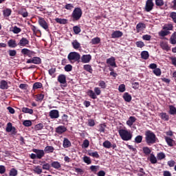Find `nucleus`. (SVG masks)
<instances>
[{
    "label": "nucleus",
    "mask_w": 176,
    "mask_h": 176,
    "mask_svg": "<svg viewBox=\"0 0 176 176\" xmlns=\"http://www.w3.org/2000/svg\"><path fill=\"white\" fill-rule=\"evenodd\" d=\"M145 141L147 145H153L157 142V138L152 131L147 130L145 131Z\"/></svg>",
    "instance_id": "nucleus-1"
},
{
    "label": "nucleus",
    "mask_w": 176,
    "mask_h": 176,
    "mask_svg": "<svg viewBox=\"0 0 176 176\" xmlns=\"http://www.w3.org/2000/svg\"><path fill=\"white\" fill-rule=\"evenodd\" d=\"M118 134L123 141H130V140L133 138V134H131V132L126 129H120L118 131Z\"/></svg>",
    "instance_id": "nucleus-2"
},
{
    "label": "nucleus",
    "mask_w": 176,
    "mask_h": 176,
    "mask_svg": "<svg viewBox=\"0 0 176 176\" xmlns=\"http://www.w3.org/2000/svg\"><path fill=\"white\" fill-rule=\"evenodd\" d=\"M67 60L71 64L80 62V54L76 52H72L67 55Z\"/></svg>",
    "instance_id": "nucleus-3"
},
{
    "label": "nucleus",
    "mask_w": 176,
    "mask_h": 176,
    "mask_svg": "<svg viewBox=\"0 0 176 176\" xmlns=\"http://www.w3.org/2000/svg\"><path fill=\"white\" fill-rule=\"evenodd\" d=\"M82 14H83V12H82V9L80 8L77 7L74 8L72 13V21H79L82 17Z\"/></svg>",
    "instance_id": "nucleus-4"
},
{
    "label": "nucleus",
    "mask_w": 176,
    "mask_h": 176,
    "mask_svg": "<svg viewBox=\"0 0 176 176\" xmlns=\"http://www.w3.org/2000/svg\"><path fill=\"white\" fill-rule=\"evenodd\" d=\"M38 23L39 25L41 26L42 28H43V30L47 32L50 31L49 23L46 21V20H45V19L42 17H39Z\"/></svg>",
    "instance_id": "nucleus-5"
},
{
    "label": "nucleus",
    "mask_w": 176,
    "mask_h": 176,
    "mask_svg": "<svg viewBox=\"0 0 176 176\" xmlns=\"http://www.w3.org/2000/svg\"><path fill=\"white\" fill-rule=\"evenodd\" d=\"M26 64H36V65H39L40 64H42V59L38 56H34L32 58L28 59Z\"/></svg>",
    "instance_id": "nucleus-6"
},
{
    "label": "nucleus",
    "mask_w": 176,
    "mask_h": 176,
    "mask_svg": "<svg viewBox=\"0 0 176 176\" xmlns=\"http://www.w3.org/2000/svg\"><path fill=\"white\" fill-rule=\"evenodd\" d=\"M154 6L155 3H153V0H146L144 7V11L147 12H151V10H153Z\"/></svg>",
    "instance_id": "nucleus-7"
},
{
    "label": "nucleus",
    "mask_w": 176,
    "mask_h": 176,
    "mask_svg": "<svg viewBox=\"0 0 176 176\" xmlns=\"http://www.w3.org/2000/svg\"><path fill=\"white\" fill-rule=\"evenodd\" d=\"M58 82L60 83V85H64V87H67V76H65V74H60L58 76Z\"/></svg>",
    "instance_id": "nucleus-8"
},
{
    "label": "nucleus",
    "mask_w": 176,
    "mask_h": 176,
    "mask_svg": "<svg viewBox=\"0 0 176 176\" xmlns=\"http://www.w3.org/2000/svg\"><path fill=\"white\" fill-rule=\"evenodd\" d=\"M49 115L51 119H58V118H60V112L58 110H51Z\"/></svg>",
    "instance_id": "nucleus-9"
},
{
    "label": "nucleus",
    "mask_w": 176,
    "mask_h": 176,
    "mask_svg": "<svg viewBox=\"0 0 176 176\" xmlns=\"http://www.w3.org/2000/svg\"><path fill=\"white\" fill-rule=\"evenodd\" d=\"M21 54H23V56H28V57H32L35 53L34 51H31L27 48H23L21 50Z\"/></svg>",
    "instance_id": "nucleus-10"
},
{
    "label": "nucleus",
    "mask_w": 176,
    "mask_h": 176,
    "mask_svg": "<svg viewBox=\"0 0 176 176\" xmlns=\"http://www.w3.org/2000/svg\"><path fill=\"white\" fill-rule=\"evenodd\" d=\"M32 152L36 153L37 159H42L45 156V151L34 148Z\"/></svg>",
    "instance_id": "nucleus-11"
},
{
    "label": "nucleus",
    "mask_w": 176,
    "mask_h": 176,
    "mask_svg": "<svg viewBox=\"0 0 176 176\" xmlns=\"http://www.w3.org/2000/svg\"><path fill=\"white\" fill-rule=\"evenodd\" d=\"M91 60V55L90 54L82 55L81 57V62L83 63L84 64L90 63Z\"/></svg>",
    "instance_id": "nucleus-12"
},
{
    "label": "nucleus",
    "mask_w": 176,
    "mask_h": 176,
    "mask_svg": "<svg viewBox=\"0 0 176 176\" xmlns=\"http://www.w3.org/2000/svg\"><path fill=\"white\" fill-rule=\"evenodd\" d=\"M30 45V41L25 37H23L19 42L18 46H22L23 47Z\"/></svg>",
    "instance_id": "nucleus-13"
},
{
    "label": "nucleus",
    "mask_w": 176,
    "mask_h": 176,
    "mask_svg": "<svg viewBox=\"0 0 176 176\" xmlns=\"http://www.w3.org/2000/svg\"><path fill=\"white\" fill-rule=\"evenodd\" d=\"M122 36H123V32H122L120 30L114 31L111 34V38L113 39H115L116 38H122Z\"/></svg>",
    "instance_id": "nucleus-14"
},
{
    "label": "nucleus",
    "mask_w": 176,
    "mask_h": 176,
    "mask_svg": "<svg viewBox=\"0 0 176 176\" xmlns=\"http://www.w3.org/2000/svg\"><path fill=\"white\" fill-rule=\"evenodd\" d=\"M160 47L163 50H166V52H169V50H170L171 47H170V46H168V43L167 42H164V41H162L160 42Z\"/></svg>",
    "instance_id": "nucleus-15"
},
{
    "label": "nucleus",
    "mask_w": 176,
    "mask_h": 176,
    "mask_svg": "<svg viewBox=\"0 0 176 176\" xmlns=\"http://www.w3.org/2000/svg\"><path fill=\"white\" fill-rule=\"evenodd\" d=\"M135 122H137V118L134 116H130L128 120L126 121V124L129 127H131V126H133V124H134Z\"/></svg>",
    "instance_id": "nucleus-16"
},
{
    "label": "nucleus",
    "mask_w": 176,
    "mask_h": 176,
    "mask_svg": "<svg viewBox=\"0 0 176 176\" xmlns=\"http://www.w3.org/2000/svg\"><path fill=\"white\" fill-rule=\"evenodd\" d=\"M0 89L1 90H8L9 89V85H8V82L5 80H2L0 81Z\"/></svg>",
    "instance_id": "nucleus-17"
},
{
    "label": "nucleus",
    "mask_w": 176,
    "mask_h": 176,
    "mask_svg": "<svg viewBox=\"0 0 176 176\" xmlns=\"http://www.w3.org/2000/svg\"><path fill=\"white\" fill-rule=\"evenodd\" d=\"M6 131H7V133H10L11 131H13V133H16V128L13 126V125H12L11 122H8L7 124Z\"/></svg>",
    "instance_id": "nucleus-18"
},
{
    "label": "nucleus",
    "mask_w": 176,
    "mask_h": 176,
    "mask_svg": "<svg viewBox=\"0 0 176 176\" xmlns=\"http://www.w3.org/2000/svg\"><path fill=\"white\" fill-rule=\"evenodd\" d=\"M146 28V25L144 23H139L136 25V31L137 32H140L142 30H145Z\"/></svg>",
    "instance_id": "nucleus-19"
},
{
    "label": "nucleus",
    "mask_w": 176,
    "mask_h": 176,
    "mask_svg": "<svg viewBox=\"0 0 176 176\" xmlns=\"http://www.w3.org/2000/svg\"><path fill=\"white\" fill-rule=\"evenodd\" d=\"M67 131V128L65 126H59L56 128V133L57 134H63V133H65Z\"/></svg>",
    "instance_id": "nucleus-20"
},
{
    "label": "nucleus",
    "mask_w": 176,
    "mask_h": 176,
    "mask_svg": "<svg viewBox=\"0 0 176 176\" xmlns=\"http://www.w3.org/2000/svg\"><path fill=\"white\" fill-rule=\"evenodd\" d=\"M115 57L111 56L107 59V64H109L111 67H116V62H115Z\"/></svg>",
    "instance_id": "nucleus-21"
},
{
    "label": "nucleus",
    "mask_w": 176,
    "mask_h": 176,
    "mask_svg": "<svg viewBox=\"0 0 176 176\" xmlns=\"http://www.w3.org/2000/svg\"><path fill=\"white\" fill-rule=\"evenodd\" d=\"M51 167L56 170H61V164L58 161H54L51 163Z\"/></svg>",
    "instance_id": "nucleus-22"
},
{
    "label": "nucleus",
    "mask_w": 176,
    "mask_h": 176,
    "mask_svg": "<svg viewBox=\"0 0 176 176\" xmlns=\"http://www.w3.org/2000/svg\"><path fill=\"white\" fill-rule=\"evenodd\" d=\"M63 148H69L71 147V141L67 138H64L63 142Z\"/></svg>",
    "instance_id": "nucleus-23"
},
{
    "label": "nucleus",
    "mask_w": 176,
    "mask_h": 176,
    "mask_svg": "<svg viewBox=\"0 0 176 176\" xmlns=\"http://www.w3.org/2000/svg\"><path fill=\"white\" fill-rule=\"evenodd\" d=\"M8 45L9 46V47H17V46H19V45L17 44V43H16V40L14 39H10L8 41Z\"/></svg>",
    "instance_id": "nucleus-24"
},
{
    "label": "nucleus",
    "mask_w": 176,
    "mask_h": 176,
    "mask_svg": "<svg viewBox=\"0 0 176 176\" xmlns=\"http://www.w3.org/2000/svg\"><path fill=\"white\" fill-rule=\"evenodd\" d=\"M173 29L174 26L173 25V23L165 24L162 28V30L165 31H173Z\"/></svg>",
    "instance_id": "nucleus-25"
},
{
    "label": "nucleus",
    "mask_w": 176,
    "mask_h": 176,
    "mask_svg": "<svg viewBox=\"0 0 176 176\" xmlns=\"http://www.w3.org/2000/svg\"><path fill=\"white\" fill-rule=\"evenodd\" d=\"M148 160L151 162V164H156V163H157V158H156L153 153L150 155Z\"/></svg>",
    "instance_id": "nucleus-26"
},
{
    "label": "nucleus",
    "mask_w": 176,
    "mask_h": 176,
    "mask_svg": "<svg viewBox=\"0 0 176 176\" xmlns=\"http://www.w3.org/2000/svg\"><path fill=\"white\" fill-rule=\"evenodd\" d=\"M44 152H45V153H53V152H54V147H53V146H47L44 148Z\"/></svg>",
    "instance_id": "nucleus-27"
},
{
    "label": "nucleus",
    "mask_w": 176,
    "mask_h": 176,
    "mask_svg": "<svg viewBox=\"0 0 176 176\" xmlns=\"http://www.w3.org/2000/svg\"><path fill=\"white\" fill-rule=\"evenodd\" d=\"M21 111L23 113H29L30 115H32V113H34V110L28 107H23Z\"/></svg>",
    "instance_id": "nucleus-28"
},
{
    "label": "nucleus",
    "mask_w": 176,
    "mask_h": 176,
    "mask_svg": "<svg viewBox=\"0 0 176 176\" xmlns=\"http://www.w3.org/2000/svg\"><path fill=\"white\" fill-rule=\"evenodd\" d=\"M160 116L162 120H165V122H168L170 120V116L167 115L166 113H160Z\"/></svg>",
    "instance_id": "nucleus-29"
},
{
    "label": "nucleus",
    "mask_w": 176,
    "mask_h": 176,
    "mask_svg": "<svg viewBox=\"0 0 176 176\" xmlns=\"http://www.w3.org/2000/svg\"><path fill=\"white\" fill-rule=\"evenodd\" d=\"M87 96H89L90 98H92V100H96L97 98V95H96V93L93 90H88Z\"/></svg>",
    "instance_id": "nucleus-30"
},
{
    "label": "nucleus",
    "mask_w": 176,
    "mask_h": 176,
    "mask_svg": "<svg viewBox=\"0 0 176 176\" xmlns=\"http://www.w3.org/2000/svg\"><path fill=\"white\" fill-rule=\"evenodd\" d=\"M169 42L171 45H176V32L171 35Z\"/></svg>",
    "instance_id": "nucleus-31"
},
{
    "label": "nucleus",
    "mask_w": 176,
    "mask_h": 176,
    "mask_svg": "<svg viewBox=\"0 0 176 176\" xmlns=\"http://www.w3.org/2000/svg\"><path fill=\"white\" fill-rule=\"evenodd\" d=\"M140 56L143 60H148L149 58V52L148 51H142Z\"/></svg>",
    "instance_id": "nucleus-32"
},
{
    "label": "nucleus",
    "mask_w": 176,
    "mask_h": 176,
    "mask_svg": "<svg viewBox=\"0 0 176 176\" xmlns=\"http://www.w3.org/2000/svg\"><path fill=\"white\" fill-rule=\"evenodd\" d=\"M30 27L34 35H36V34H42V32L40 30H38L35 25H30Z\"/></svg>",
    "instance_id": "nucleus-33"
},
{
    "label": "nucleus",
    "mask_w": 176,
    "mask_h": 176,
    "mask_svg": "<svg viewBox=\"0 0 176 176\" xmlns=\"http://www.w3.org/2000/svg\"><path fill=\"white\" fill-rule=\"evenodd\" d=\"M165 141L168 144L169 146H174V140L171 139L170 137H165Z\"/></svg>",
    "instance_id": "nucleus-34"
},
{
    "label": "nucleus",
    "mask_w": 176,
    "mask_h": 176,
    "mask_svg": "<svg viewBox=\"0 0 176 176\" xmlns=\"http://www.w3.org/2000/svg\"><path fill=\"white\" fill-rule=\"evenodd\" d=\"M123 98L126 102H130V101H131V95L126 92L124 94Z\"/></svg>",
    "instance_id": "nucleus-35"
},
{
    "label": "nucleus",
    "mask_w": 176,
    "mask_h": 176,
    "mask_svg": "<svg viewBox=\"0 0 176 176\" xmlns=\"http://www.w3.org/2000/svg\"><path fill=\"white\" fill-rule=\"evenodd\" d=\"M170 34H171V32H170V31H167V30H161L160 32H159L158 35L159 36H167V35H170Z\"/></svg>",
    "instance_id": "nucleus-36"
},
{
    "label": "nucleus",
    "mask_w": 176,
    "mask_h": 176,
    "mask_svg": "<svg viewBox=\"0 0 176 176\" xmlns=\"http://www.w3.org/2000/svg\"><path fill=\"white\" fill-rule=\"evenodd\" d=\"M19 14H21V16H22L24 18L28 17V12H27V9L25 8H22L19 11Z\"/></svg>",
    "instance_id": "nucleus-37"
},
{
    "label": "nucleus",
    "mask_w": 176,
    "mask_h": 176,
    "mask_svg": "<svg viewBox=\"0 0 176 176\" xmlns=\"http://www.w3.org/2000/svg\"><path fill=\"white\" fill-rule=\"evenodd\" d=\"M72 45L76 50H78V49H80V44L78 42V40H74L72 43Z\"/></svg>",
    "instance_id": "nucleus-38"
},
{
    "label": "nucleus",
    "mask_w": 176,
    "mask_h": 176,
    "mask_svg": "<svg viewBox=\"0 0 176 176\" xmlns=\"http://www.w3.org/2000/svg\"><path fill=\"white\" fill-rule=\"evenodd\" d=\"M170 115H176V107L174 105H169V111Z\"/></svg>",
    "instance_id": "nucleus-39"
},
{
    "label": "nucleus",
    "mask_w": 176,
    "mask_h": 176,
    "mask_svg": "<svg viewBox=\"0 0 176 176\" xmlns=\"http://www.w3.org/2000/svg\"><path fill=\"white\" fill-rule=\"evenodd\" d=\"M89 156H91L92 157H96V159H98L100 157V155H98V152H91V151H88Z\"/></svg>",
    "instance_id": "nucleus-40"
},
{
    "label": "nucleus",
    "mask_w": 176,
    "mask_h": 176,
    "mask_svg": "<svg viewBox=\"0 0 176 176\" xmlns=\"http://www.w3.org/2000/svg\"><path fill=\"white\" fill-rule=\"evenodd\" d=\"M4 17H9L12 14V10L7 8L3 11Z\"/></svg>",
    "instance_id": "nucleus-41"
},
{
    "label": "nucleus",
    "mask_w": 176,
    "mask_h": 176,
    "mask_svg": "<svg viewBox=\"0 0 176 176\" xmlns=\"http://www.w3.org/2000/svg\"><path fill=\"white\" fill-rule=\"evenodd\" d=\"M157 160H163V159H166V154L163 152L158 153L157 154Z\"/></svg>",
    "instance_id": "nucleus-42"
},
{
    "label": "nucleus",
    "mask_w": 176,
    "mask_h": 176,
    "mask_svg": "<svg viewBox=\"0 0 176 176\" xmlns=\"http://www.w3.org/2000/svg\"><path fill=\"white\" fill-rule=\"evenodd\" d=\"M84 69L89 74H93V68H91V65H85L83 67Z\"/></svg>",
    "instance_id": "nucleus-43"
},
{
    "label": "nucleus",
    "mask_w": 176,
    "mask_h": 176,
    "mask_svg": "<svg viewBox=\"0 0 176 176\" xmlns=\"http://www.w3.org/2000/svg\"><path fill=\"white\" fill-rule=\"evenodd\" d=\"M55 21H56L59 24H67V23H68V20H67L65 19H62L60 18L55 19Z\"/></svg>",
    "instance_id": "nucleus-44"
},
{
    "label": "nucleus",
    "mask_w": 176,
    "mask_h": 176,
    "mask_svg": "<svg viewBox=\"0 0 176 176\" xmlns=\"http://www.w3.org/2000/svg\"><path fill=\"white\" fill-rule=\"evenodd\" d=\"M143 153H144V155H146V156L151 155V153L152 152V151L151 150V148H149V147L146 146V147H143Z\"/></svg>",
    "instance_id": "nucleus-45"
},
{
    "label": "nucleus",
    "mask_w": 176,
    "mask_h": 176,
    "mask_svg": "<svg viewBox=\"0 0 176 176\" xmlns=\"http://www.w3.org/2000/svg\"><path fill=\"white\" fill-rule=\"evenodd\" d=\"M107 127V124H100L98 126V131H100V133H105V129Z\"/></svg>",
    "instance_id": "nucleus-46"
},
{
    "label": "nucleus",
    "mask_w": 176,
    "mask_h": 176,
    "mask_svg": "<svg viewBox=\"0 0 176 176\" xmlns=\"http://www.w3.org/2000/svg\"><path fill=\"white\" fill-rule=\"evenodd\" d=\"M100 42H101V38H100L99 37H95L91 39L92 45H98Z\"/></svg>",
    "instance_id": "nucleus-47"
},
{
    "label": "nucleus",
    "mask_w": 176,
    "mask_h": 176,
    "mask_svg": "<svg viewBox=\"0 0 176 176\" xmlns=\"http://www.w3.org/2000/svg\"><path fill=\"white\" fill-rule=\"evenodd\" d=\"M42 87H43V85L41 84V82H35L33 85L34 90H36V89H42Z\"/></svg>",
    "instance_id": "nucleus-48"
},
{
    "label": "nucleus",
    "mask_w": 176,
    "mask_h": 176,
    "mask_svg": "<svg viewBox=\"0 0 176 176\" xmlns=\"http://www.w3.org/2000/svg\"><path fill=\"white\" fill-rule=\"evenodd\" d=\"M153 73L156 76H160V75H162V70L160 69V68H157L153 71Z\"/></svg>",
    "instance_id": "nucleus-49"
},
{
    "label": "nucleus",
    "mask_w": 176,
    "mask_h": 176,
    "mask_svg": "<svg viewBox=\"0 0 176 176\" xmlns=\"http://www.w3.org/2000/svg\"><path fill=\"white\" fill-rule=\"evenodd\" d=\"M98 83L99 87H100L101 89H107V83H105V81L100 80Z\"/></svg>",
    "instance_id": "nucleus-50"
},
{
    "label": "nucleus",
    "mask_w": 176,
    "mask_h": 176,
    "mask_svg": "<svg viewBox=\"0 0 176 176\" xmlns=\"http://www.w3.org/2000/svg\"><path fill=\"white\" fill-rule=\"evenodd\" d=\"M142 135H138L135 138V142H136V144H141L142 142Z\"/></svg>",
    "instance_id": "nucleus-51"
},
{
    "label": "nucleus",
    "mask_w": 176,
    "mask_h": 176,
    "mask_svg": "<svg viewBox=\"0 0 176 176\" xmlns=\"http://www.w3.org/2000/svg\"><path fill=\"white\" fill-rule=\"evenodd\" d=\"M36 97V101H43V98H45V95L43 94H38Z\"/></svg>",
    "instance_id": "nucleus-52"
},
{
    "label": "nucleus",
    "mask_w": 176,
    "mask_h": 176,
    "mask_svg": "<svg viewBox=\"0 0 176 176\" xmlns=\"http://www.w3.org/2000/svg\"><path fill=\"white\" fill-rule=\"evenodd\" d=\"M73 31H74V34H76V35H78V34H80V31H82V30H80V27H79V26H74Z\"/></svg>",
    "instance_id": "nucleus-53"
},
{
    "label": "nucleus",
    "mask_w": 176,
    "mask_h": 176,
    "mask_svg": "<svg viewBox=\"0 0 176 176\" xmlns=\"http://www.w3.org/2000/svg\"><path fill=\"white\" fill-rule=\"evenodd\" d=\"M23 124L25 127H30V126H32V122H31L30 120H26L23 121Z\"/></svg>",
    "instance_id": "nucleus-54"
},
{
    "label": "nucleus",
    "mask_w": 176,
    "mask_h": 176,
    "mask_svg": "<svg viewBox=\"0 0 176 176\" xmlns=\"http://www.w3.org/2000/svg\"><path fill=\"white\" fill-rule=\"evenodd\" d=\"M169 17L172 19L173 23L176 24V12H172L170 13Z\"/></svg>",
    "instance_id": "nucleus-55"
},
{
    "label": "nucleus",
    "mask_w": 176,
    "mask_h": 176,
    "mask_svg": "<svg viewBox=\"0 0 176 176\" xmlns=\"http://www.w3.org/2000/svg\"><path fill=\"white\" fill-rule=\"evenodd\" d=\"M111 142L109 140H106L103 142V146L104 148H107V149H109L111 148Z\"/></svg>",
    "instance_id": "nucleus-56"
},
{
    "label": "nucleus",
    "mask_w": 176,
    "mask_h": 176,
    "mask_svg": "<svg viewBox=\"0 0 176 176\" xmlns=\"http://www.w3.org/2000/svg\"><path fill=\"white\" fill-rule=\"evenodd\" d=\"M21 31V28H20L17 26H14L13 27L12 32L14 34H20Z\"/></svg>",
    "instance_id": "nucleus-57"
},
{
    "label": "nucleus",
    "mask_w": 176,
    "mask_h": 176,
    "mask_svg": "<svg viewBox=\"0 0 176 176\" xmlns=\"http://www.w3.org/2000/svg\"><path fill=\"white\" fill-rule=\"evenodd\" d=\"M42 129H43V124L42 123H39V124H37L36 125H35L34 126V129L38 131L39 130H42Z\"/></svg>",
    "instance_id": "nucleus-58"
},
{
    "label": "nucleus",
    "mask_w": 176,
    "mask_h": 176,
    "mask_svg": "<svg viewBox=\"0 0 176 176\" xmlns=\"http://www.w3.org/2000/svg\"><path fill=\"white\" fill-rule=\"evenodd\" d=\"M135 45H136L137 47H140V49L144 47V46H145V43H144V41H136Z\"/></svg>",
    "instance_id": "nucleus-59"
},
{
    "label": "nucleus",
    "mask_w": 176,
    "mask_h": 176,
    "mask_svg": "<svg viewBox=\"0 0 176 176\" xmlns=\"http://www.w3.org/2000/svg\"><path fill=\"white\" fill-rule=\"evenodd\" d=\"M8 53L10 57H14L17 54V52L15 50H8Z\"/></svg>",
    "instance_id": "nucleus-60"
},
{
    "label": "nucleus",
    "mask_w": 176,
    "mask_h": 176,
    "mask_svg": "<svg viewBox=\"0 0 176 176\" xmlns=\"http://www.w3.org/2000/svg\"><path fill=\"white\" fill-rule=\"evenodd\" d=\"M74 8V4L72 3H67L65 6V9H66L67 10H72Z\"/></svg>",
    "instance_id": "nucleus-61"
},
{
    "label": "nucleus",
    "mask_w": 176,
    "mask_h": 176,
    "mask_svg": "<svg viewBox=\"0 0 176 176\" xmlns=\"http://www.w3.org/2000/svg\"><path fill=\"white\" fill-rule=\"evenodd\" d=\"M64 69L66 72H71V71H72V66L70 64L66 65Z\"/></svg>",
    "instance_id": "nucleus-62"
},
{
    "label": "nucleus",
    "mask_w": 176,
    "mask_h": 176,
    "mask_svg": "<svg viewBox=\"0 0 176 176\" xmlns=\"http://www.w3.org/2000/svg\"><path fill=\"white\" fill-rule=\"evenodd\" d=\"M83 161L85 162V163H87V164H91V160L89 157L85 156L83 157Z\"/></svg>",
    "instance_id": "nucleus-63"
},
{
    "label": "nucleus",
    "mask_w": 176,
    "mask_h": 176,
    "mask_svg": "<svg viewBox=\"0 0 176 176\" xmlns=\"http://www.w3.org/2000/svg\"><path fill=\"white\" fill-rule=\"evenodd\" d=\"M10 176H16L17 175V170L14 168H12L10 171Z\"/></svg>",
    "instance_id": "nucleus-64"
}]
</instances>
